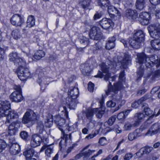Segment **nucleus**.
<instances>
[{
  "instance_id": "1",
  "label": "nucleus",
  "mask_w": 160,
  "mask_h": 160,
  "mask_svg": "<svg viewBox=\"0 0 160 160\" xmlns=\"http://www.w3.org/2000/svg\"><path fill=\"white\" fill-rule=\"evenodd\" d=\"M118 62L114 61L111 62L109 60L107 63H102L100 65L102 72L99 71L97 75L95 76V77L101 78L104 77V80L106 81H109V84L108 89L106 91V93L107 95L117 93L118 91L122 87V85L121 82L115 83L114 87L112 86L110 81H114L115 80V77H110V73H109V70L112 68H116L117 64L120 62L124 68H126L131 63V57L128 54H125L122 58L121 57H118Z\"/></svg>"
},
{
  "instance_id": "2",
  "label": "nucleus",
  "mask_w": 160,
  "mask_h": 160,
  "mask_svg": "<svg viewBox=\"0 0 160 160\" xmlns=\"http://www.w3.org/2000/svg\"><path fill=\"white\" fill-rule=\"evenodd\" d=\"M136 62L140 64L144 63L146 67L148 68L152 66L154 64H157V66H158L160 63V60L158 59L157 56L152 55L148 57L143 52L137 54Z\"/></svg>"
},
{
  "instance_id": "3",
  "label": "nucleus",
  "mask_w": 160,
  "mask_h": 160,
  "mask_svg": "<svg viewBox=\"0 0 160 160\" xmlns=\"http://www.w3.org/2000/svg\"><path fill=\"white\" fill-rule=\"evenodd\" d=\"M19 60L20 66L15 72L17 74L19 79L24 81L28 78L31 77V73L28 68L26 66L24 60L20 58Z\"/></svg>"
},
{
  "instance_id": "4",
  "label": "nucleus",
  "mask_w": 160,
  "mask_h": 160,
  "mask_svg": "<svg viewBox=\"0 0 160 160\" xmlns=\"http://www.w3.org/2000/svg\"><path fill=\"white\" fill-rule=\"evenodd\" d=\"M37 114L33 110L28 109L22 117V122L23 123H30L32 125L37 120Z\"/></svg>"
},
{
  "instance_id": "5",
  "label": "nucleus",
  "mask_w": 160,
  "mask_h": 160,
  "mask_svg": "<svg viewBox=\"0 0 160 160\" xmlns=\"http://www.w3.org/2000/svg\"><path fill=\"white\" fill-rule=\"evenodd\" d=\"M10 103L6 101L2 104L0 103V116H6L7 120L5 123L9 127L10 126L9 123L10 118L9 115L10 114ZM9 127H8V128Z\"/></svg>"
},
{
  "instance_id": "6",
  "label": "nucleus",
  "mask_w": 160,
  "mask_h": 160,
  "mask_svg": "<svg viewBox=\"0 0 160 160\" xmlns=\"http://www.w3.org/2000/svg\"><path fill=\"white\" fill-rule=\"evenodd\" d=\"M13 88L15 90L11 94V100L12 102H19L23 99L21 92V88L19 85H14Z\"/></svg>"
},
{
  "instance_id": "7",
  "label": "nucleus",
  "mask_w": 160,
  "mask_h": 160,
  "mask_svg": "<svg viewBox=\"0 0 160 160\" xmlns=\"http://www.w3.org/2000/svg\"><path fill=\"white\" fill-rule=\"evenodd\" d=\"M47 138L46 135H40L37 134L32 135L30 145L33 148L36 147L40 145L41 141L44 142L46 141Z\"/></svg>"
},
{
  "instance_id": "8",
  "label": "nucleus",
  "mask_w": 160,
  "mask_h": 160,
  "mask_svg": "<svg viewBox=\"0 0 160 160\" xmlns=\"http://www.w3.org/2000/svg\"><path fill=\"white\" fill-rule=\"evenodd\" d=\"M89 35L91 39L96 40L101 39L102 36L100 28L95 26L93 27L91 29Z\"/></svg>"
},
{
  "instance_id": "9",
  "label": "nucleus",
  "mask_w": 160,
  "mask_h": 160,
  "mask_svg": "<svg viewBox=\"0 0 160 160\" xmlns=\"http://www.w3.org/2000/svg\"><path fill=\"white\" fill-rule=\"evenodd\" d=\"M148 30L151 36L156 39L160 38V24L157 27H154L153 26H149Z\"/></svg>"
},
{
  "instance_id": "10",
  "label": "nucleus",
  "mask_w": 160,
  "mask_h": 160,
  "mask_svg": "<svg viewBox=\"0 0 160 160\" xmlns=\"http://www.w3.org/2000/svg\"><path fill=\"white\" fill-rule=\"evenodd\" d=\"M11 23L16 27H21L24 23V20L19 15L15 14L11 18Z\"/></svg>"
},
{
  "instance_id": "11",
  "label": "nucleus",
  "mask_w": 160,
  "mask_h": 160,
  "mask_svg": "<svg viewBox=\"0 0 160 160\" xmlns=\"http://www.w3.org/2000/svg\"><path fill=\"white\" fill-rule=\"evenodd\" d=\"M100 25L105 29L112 28L114 26V23L110 19L103 18L99 22Z\"/></svg>"
},
{
  "instance_id": "12",
  "label": "nucleus",
  "mask_w": 160,
  "mask_h": 160,
  "mask_svg": "<svg viewBox=\"0 0 160 160\" xmlns=\"http://www.w3.org/2000/svg\"><path fill=\"white\" fill-rule=\"evenodd\" d=\"M160 132V124L156 123L153 124L146 133V135L152 136Z\"/></svg>"
},
{
  "instance_id": "13",
  "label": "nucleus",
  "mask_w": 160,
  "mask_h": 160,
  "mask_svg": "<svg viewBox=\"0 0 160 160\" xmlns=\"http://www.w3.org/2000/svg\"><path fill=\"white\" fill-rule=\"evenodd\" d=\"M139 18L140 20H142L141 23L143 25H146L148 24L149 20L150 19V15L149 14L145 12H142L140 14Z\"/></svg>"
},
{
  "instance_id": "14",
  "label": "nucleus",
  "mask_w": 160,
  "mask_h": 160,
  "mask_svg": "<svg viewBox=\"0 0 160 160\" xmlns=\"http://www.w3.org/2000/svg\"><path fill=\"white\" fill-rule=\"evenodd\" d=\"M54 121L59 129L61 131H63L65 126V119L63 118H62L60 116L58 115L55 117Z\"/></svg>"
},
{
  "instance_id": "15",
  "label": "nucleus",
  "mask_w": 160,
  "mask_h": 160,
  "mask_svg": "<svg viewBox=\"0 0 160 160\" xmlns=\"http://www.w3.org/2000/svg\"><path fill=\"white\" fill-rule=\"evenodd\" d=\"M45 150V154L48 157H50L51 155L53 153V147L52 145H45L41 148L40 152L43 151Z\"/></svg>"
},
{
  "instance_id": "16",
  "label": "nucleus",
  "mask_w": 160,
  "mask_h": 160,
  "mask_svg": "<svg viewBox=\"0 0 160 160\" xmlns=\"http://www.w3.org/2000/svg\"><path fill=\"white\" fill-rule=\"evenodd\" d=\"M108 11L111 17L113 16L120 17L121 14L119 11L116 8L111 5L108 7Z\"/></svg>"
},
{
  "instance_id": "17",
  "label": "nucleus",
  "mask_w": 160,
  "mask_h": 160,
  "mask_svg": "<svg viewBox=\"0 0 160 160\" xmlns=\"http://www.w3.org/2000/svg\"><path fill=\"white\" fill-rule=\"evenodd\" d=\"M78 93V88L76 87H70L68 91V95L72 97L73 99H76L77 98Z\"/></svg>"
},
{
  "instance_id": "18",
  "label": "nucleus",
  "mask_w": 160,
  "mask_h": 160,
  "mask_svg": "<svg viewBox=\"0 0 160 160\" xmlns=\"http://www.w3.org/2000/svg\"><path fill=\"white\" fill-rule=\"evenodd\" d=\"M125 16L129 19H136L138 16V14L135 10L131 9H128L126 10Z\"/></svg>"
},
{
  "instance_id": "19",
  "label": "nucleus",
  "mask_w": 160,
  "mask_h": 160,
  "mask_svg": "<svg viewBox=\"0 0 160 160\" xmlns=\"http://www.w3.org/2000/svg\"><path fill=\"white\" fill-rule=\"evenodd\" d=\"M23 154L26 157L27 160H28L31 159L32 157H36L37 153L34 151L33 148H31L25 151Z\"/></svg>"
},
{
  "instance_id": "20",
  "label": "nucleus",
  "mask_w": 160,
  "mask_h": 160,
  "mask_svg": "<svg viewBox=\"0 0 160 160\" xmlns=\"http://www.w3.org/2000/svg\"><path fill=\"white\" fill-rule=\"evenodd\" d=\"M144 117L145 116L142 113H136L134 117V126H138L139 123L144 120Z\"/></svg>"
},
{
  "instance_id": "21",
  "label": "nucleus",
  "mask_w": 160,
  "mask_h": 160,
  "mask_svg": "<svg viewBox=\"0 0 160 160\" xmlns=\"http://www.w3.org/2000/svg\"><path fill=\"white\" fill-rule=\"evenodd\" d=\"M80 68L83 74L85 75H89L91 71L90 67L88 63L82 64Z\"/></svg>"
},
{
  "instance_id": "22",
  "label": "nucleus",
  "mask_w": 160,
  "mask_h": 160,
  "mask_svg": "<svg viewBox=\"0 0 160 160\" xmlns=\"http://www.w3.org/2000/svg\"><path fill=\"white\" fill-rule=\"evenodd\" d=\"M76 99L72 98V97L69 96V95L66 98V103L68 105L70 109H74L76 106Z\"/></svg>"
},
{
  "instance_id": "23",
  "label": "nucleus",
  "mask_w": 160,
  "mask_h": 160,
  "mask_svg": "<svg viewBox=\"0 0 160 160\" xmlns=\"http://www.w3.org/2000/svg\"><path fill=\"white\" fill-rule=\"evenodd\" d=\"M20 151L19 145L15 143H13L11 145V155H15L18 154Z\"/></svg>"
},
{
  "instance_id": "24",
  "label": "nucleus",
  "mask_w": 160,
  "mask_h": 160,
  "mask_svg": "<svg viewBox=\"0 0 160 160\" xmlns=\"http://www.w3.org/2000/svg\"><path fill=\"white\" fill-rule=\"evenodd\" d=\"M146 4V0H136L135 7L137 9L142 10L145 8Z\"/></svg>"
},
{
  "instance_id": "25",
  "label": "nucleus",
  "mask_w": 160,
  "mask_h": 160,
  "mask_svg": "<svg viewBox=\"0 0 160 160\" xmlns=\"http://www.w3.org/2000/svg\"><path fill=\"white\" fill-rule=\"evenodd\" d=\"M116 40V37L113 36L109 38L106 45V48L108 50L112 49L115 46L114 42Z\"/></svg>"
},
{
  "instance_id": "26",
  "label": "nucleus",
  "mask_w": 160,
  "mask_h": 160,
  "mask_svg": "<svg viewBox=\"0 0 160 160\" xmlns=\"http://www.w3.org/2000/svg\"><path fill=\"white\" fill-rule=\"evenodd\" d=\"M44 126L42 121L38 120L37 122V130L38 131L39 134L44 133V135H47L46 132L44 130Z\"/></svg>"
},
{
  "instance_id": "27",
  "label": "nucleus",
  "mask_w": 160,
  "mask_h": 160,
  "mask_svg": "<svg viewBox=\"0 0 160 160\" xmlns=\"http://www.w3.org/2000/svg\"><path fill=\"white\" fill-rule=\"evenodd\" d=\"M139 130H136L133 132L129 133L128 136V140L130 141H132L141 136L140 134Z\"/></svg>"
},
{
  "instance_id": "28",
  "label": "nucleus",
  "mask_w": 160,
  "mask_h": 160,
  "mask_svg": "<svg viewBox=\"0 0 160 160\" xmlns=\"http://www.w3.org/2000/svg\"><path fill=\"white\" fill-rule=\"evenodd\" d=\"M145 35L143 32L141 30H138L134 34L133 38L142 42L144 40Z\"/></svg>"
},
{
  "instance_id": "29",
  "label": "nucleus",
  "mask_w": 160,
  "mask_h": 160,
  "mask_svg": "<svg viewBox=\"0 0 160 160\" xmlns=\"http://www.w3.org/2000/svg\"><path fill=\"white\" fill-rule=\"evenodd\" d=\"M98 5L103 10L106 9L111 5L109 0H98Z\"/></svg>"
},
{
  "instance_id": "30",
  "label": "nucleus",
  "mask_w": 160,
  "mask_h": 160,
  "mask_svg": "<svg viewBox=\"0 0 160 160\" xmlns=\"http://www.w3.org/2000/svg\"><path fill=\"white\" fill-rule=\"evenodd\" d=\"M142 42L136 39L133 37L132 39L129 40L130 45L133 48H138L140 47L141 43Z\"/></svg>"
},
{
  "instance_id": "31",
  "label": "nucleus",
  "mask_w": 160,
  "mask_h": 160,
  "mask_svg": "<svg viewBox=\"0 0 160 160\" xmlns=\"http://www.w3.org/2000/svg\"><path fill=\"white\" fill-rule=\"evenodd\" d=\"M53 121L52 115L48 114L44 120L45 126L47 127L50 128L52 125Z\"/></svg>"
},
{
  "instance_id": "32",
  "label": "nucleus",
  "mask_w": 160,
  "mask_h": 160,
  "mask_svg": "<svg viewBox=\"0 0 160 160\" xmlns=\"http://www.w3.org/2000/svg\"><path fill=\"white\" fill-rule=\"evenodd\" d=\"M48 78H38V82L42 87L41 88L43 89H45L46 87V85L49 84V81H48Z\"/></svg>"
},
{
  "instance_id": "33",
  "label": "nucleus",
  "mask_w": 160,
  "mask_h": 160,
  "mask_svg": "<svg viewBox=\"0 0 160 160\" xmlns=\"http://www.w3.org/2000/svg\"><path fill=\"white\" fill-rule=\"evenodd\" d=\"M96 109L88 108L86 111V116L87 118L88 119L91 120L93 117L94 114V111L96 110Z\"/></svg>"
},
{
  "instance_id": "34",
  "label": "nucleus",
  "mask_w": 160,
  "mask_h": 160,
  "mask_svg": "<svg viewBox=\"0 0 160 160\" xmlns=\"http://www.w3.org/2000/svg\"><path fill=\"white\" fill-rule=\"evenodd\" d=\"M27 23V27L28 28H31L35 25V19L33 16L31 15L28 16Z\"/></svg>"
},
{
  "instance_id": "35",
  "label": "nucleus",
  "mask_w": 160,
  "mask_h": 160,
  "mask_svg": "<svg viewBox=\"0 0 160 160\" xmlns=\"http://www.w3.org/2000/svg\"><path fill=\"white\" fill-rule=\"evenodd\" d=\"M94 109H97L94 111V114H95L97 118H101L105 113L104 108H96Z\"/></svg>"
},
{
  "instance_id": "36",
  "label": "nucleus",
  "mask_w": 160,
  "mask_h": 160,
  "mask_svg": "<svg viewBox=\"0 0 160 160\" xmlns=\"http://www.w3.org/2000/svg\"><path fill=\"white\" fill-rule=\"evenodd\" d=\"M151 44L153 49L156 50L160 49V42L153 40L151 41Z\"/></svg>"
},
{
  "instance_id": "37",
  "label": "nucleus",
  "mask_w": 160,
  "mask_h": 160,
  "mask_svg": "<svg viewBox=\"0 0 160 160\" xmlns=\"http://www.w3.org/2000/svg\"><path fill=\"white\" fill-rule=\"evenodd\" d=\"M91 1V0H81L79 4L83 8L85 9L89 6Z\"/></svg>"
},
{
  "instance_id": "38",
  "label": "nucleus",
  "mask_w": 160,
  "mask_h": 160,
  "mask_svg": "<svg viewBox=\"0 0 160 160\" xmlns=\"http://www.w3.org/2000/svg\"><path fill=\"white\" fill-rule=\"evenodd\" d=\"M131 110H129L125 111H122L118 115L117 118L119 120H123L125 119L130 112Z\"/></svg>"
},
{
  "instance_id": "39",
  "label": "nucleus",
  "mask_w": 160,
  "mask_h": 160,
  "mask_svg": "<svg viewBox=\"0 0 160 160\" xmlns=\"http://www.w3.org/2000/svg\"><path fill=\"white\" fill-rule=\"evenodd\" d=\"M89 39L88 38L83 36H81L80 38V42L83 46H88L89 44Z\"/></svg>"
},
{
  "instance_id": "40",
  "label": "nucleus",
  "mask_w": 160,
  "mask_h": 160,
  "mask_svg": "<svg viewBox=\"0 0 160 160\" xmlns=\"http://www.w3.org/2000/svg\"><path fill=\"white\" fill-rule=\"evenodd\" d=\"M45 55V53L44 51L38 50L35 53L33 57L35 59L39 60L43 57Z\"/></svg>"
},
{
  "instance_id": "41",
  "label": "nucleus",
  "mask_w": 160,
  "mask_h": 160,
  "mask_svg": "<svg viewBox=\"0 0 160 160\" xmlns=\"http://www.w3.org/2000/svg\"><path fill=\"white\" fill-rule=\"evenodd\" d=\"M16 126H17L16 122L11 124V135H14L17 132L18 128Z\"/></svg>"
},
{
  "instance_id": "42",
  "label": "nucleus",
  "mask_w": 160,
  "mask_h": 160,
  "mask_svg": "<svg viewBox=\"0 0 160 160\" xmlns=\"http://www.w3.org/2000/svg\"><path fill=\"white\" fill-rule=\"evenodd\" d=\"M12 35L13 38L15 39L20 38L21 36L20 31L17 29L13 31L12 32Z\"/></svg>"
},
{
  "instance_id": "43",
  "label": "nucleus",
  "mask_w": 160,
  "mask_h": 160,
  "mask_svg": "<svg viewBox=\"0 0 160 160\" xmlns=\"http://www.w3.org/2000/svg\"><path fill=\"white\" fill-rule=\"evenodd\" d=\"M143 107L144 108V112L146 115L148 116L152 114V111L148 107V105L147 104L144 103Z\"/></svg>"
},
{
  "instance_id": "44",
  "label": "nucleus",
  "mask_w": 160,
  "mask_h": 160,
  "mask_svg": "<svg viewBox=\"0 0 160 160\" xmlns=\"http://www.w3.org/2000/svg\"><path fill=\"white\" fill-rule=\"evenodd\" d=\"M137 127V126H134V123H131L129 122H127L125 123L124 126V128L126 131L131 130L133 127Z\"/></svg>"
},
{
  "instance_id": "45",
  "label": "nucleus",
  "mask_w": 160,
  "mask_h": 160,
  "mask_svg": "<svg viewBox=\"0 0 160 160\" xmlns=\"http://www.w3.org/2000/svg\"><path fill=\"white\" fill-rule=\"evenodd\" d=\"M90 145H88L86 147H85V148H84L82 150V151L81 152V153L77 154L75 157L74 158L75 159L78 160V159H79L81 158L83 156V152H82L84 151V150L88 149V147L90 146Z\"/></svg>"
},
{
  "instance_id": "46",
  "label": "nucleus",
  "mask_w": 160,
  "mask_h": 160,
  "mask_svg": "<svg viewBox=\"0 0 160 160\" xmlns=\"http://www.w3.org/2000/svg\"><path fill=\"white\" fill-rule=\"evenodd\" d=\"M152 148L148 147H145L141 148V150H142V152H143L144 154L148 153L152 151Z\"/></svg>"
},
{
  "instance_id": "47",
  "label": "nucleus",
  "mask_w": 160,
  "mask_h": 160,
  "mask_svg": "<svg viewBox=\"0 0 160 160\" xmlns=\"http://www.w3.org/2000/svg\"><path fill=\"white\" fill-rule=\"evenodd\" d=\"M94 150H88L87 151L85 152H83V154L84 158H87L89 157L90 155H91L92 153L95 152Z\"/></svg>"
},
{
  "instance_id": "48",
  "label": "nucleus",
  "mask_w": 160,
  "mask_h": 160,
  "mask_svg": "<svg viewBox=\"0 0 160 160\" xmlns=\"http://www.w3.org/2000/svg\"><path fill=\"white\" fill-rule=\"evenodd\" d=\"M149 98V96L148 95H146L140 98L137 101H136L137 103H138V105H139L141 104L142 102H144L146 100L148 99Z\"/></svg>"
},
{
  "instance_id": "49",
  "label": "nucleus",
  "mask_w": 160,
  "mask_h": 160,
  "mask_svg": "<svg viewBox=\"0 0 160 160\" xmlns=\"http://www.w3.org/2000/svg\"><path fill=\"white\" fill-rule=\"evenodd\" d=\"M6 146V142L3 140L0 139V152H1Z\"/></svg>"
},
{
  "instance_id": "50",
  "label": "nucleus",
  "mask_w": 160,
  "mask_h": 160,
  "mask_svg": "<svg viewBox=\"0 0 160 160\" xmlns=\"http://www.w3.org/2000/svg\"><path fill=\"white\" fill-rule=\"evenodd\" d=\"M62 133L63 137L64 138V142H66V141L70 139V140L71 139V133H70L69 134H66L63 130V131H61Z\"/></svg>"
},
{
  "instance_id": "51",
  "label": "nucleus",
  "mask_w": 160,
  "mask_h": 160,
  "mask_svg": "<svg viewBox=\"0 0 160 160\" xmlns=\"http://www.w3.org/2000/svg\"><path fill=\"white\" fill-rule=\"evenodd\" d=\"M115 120L116 118L115 116H112L109 119L108 121L105 122V123H107L109 125L111 126Z\"/></svg>"
},
{
  "instance_id": "52",
  "label": "nucleus",
  "mask_w": 160,
  "mask_h": 160,
  "mask_svg": "<svg viewBox=\"0 0 160 160\" xmlns=\"http://www.w3.org/2000/svg\"><path fill=\"white\" fill-rule=\"evenodd\" d=\"M143 68H140L139 71L138 72L137 76L138 78L137 79V81H139L141 78L142 77L143 75Z\"/></svg>"
},
{
  "instance_id": "53",
  "label": "nucleus",
  "mask_w": 160,
  "mask_h": 160,
  "mask_svg": "<svg viewBox=\"0 0 160 160\" xmlns=\"http://www.w3.org/2000/svg\"><path fill=\"white\" fill-rule=\"evenodd\" d=\"M107 140L105 137H102L100 138L98 142L102 145H104L106 144Z\"/></svg>"
},
{
  "instance_id": "54",
  "label": "nucleus",
  "mask_w": 160,
  "mask_h": 160,
  "mask_svg": "<svg viewBox=\"0 0 160 160\" xmlns=\"http://www.w3.org/2000/svg\"><path fill=\"white\" fill-rule=\"evenodd\" d=\"M18 117V115L16 112L14 110L11 111V119H17Z\"/></svg>"
},
{
  "instance_id": "55",
  "label": "nucleus",
  "mask_w": 160,
  "mask_h": 160,
  "mask_svg": "<svg viewBox=\"0 0 160 160\" xmlns=\"http://www.w3.org/2000/svg\"><path fill=\"white\" fill-rule=\"evenodd\" d=\"M147 123H145L144 124H142L140 128H139L137 130H140V134L144 130L147 129L148 128Z\"/></svg>"
},
{
  "instance_id": "56",
  "label": "nucleus",
  "mask_w": 160,
  "mask_h": 160,
  "mask_svg": "<svg viewBox=\"0 0 160 160\" xmlns=\"http://www.w3.org/2000/svg\"><path fill=\"white\" fill-rule=\"evenodd\" d=\"M144 154L142 150H141V148L140 149L139 151L137 152L134 155H136L135 157L136 158H139L142 156Z\"/></svg>"
},
{
  "instance_id": "57",
  "label": "nucleus",
  "mask_w": 160,
  "mask_h": 160,
  "mask_svg": "<svg viewBox=\"0 0 160 160\" xmlns=\"http://www.w3.org/2000/svg\"><path fill=\"white\" fill-rule=\"evenodd\" d=\"M133 157V154L131 153H126L124 157V159L125 160H129Z\"/></svg>"
},
{
  "instance_id": "58",
  "label": "nucleus",
  "mask_w": 160,
  "mask_h": 160,
  "mask_svg": "<svg viewBox=\"0 0 160 160\" xmlns=\"http://www.w3.org/2000/svg\"><path fill=\"white\" fill-rule=\"evenodd\" d=\"M20 136L23 139H26L28 137V133L25 131H22L20 133Z\"/></svg>"
},
{
  "instance_id": "59",
  "label": "nucleus",
  "mask_w": 160,
  "mask_h": 160,
  "mask_svg": "<svg viewBox=\"0 0 160 160\" xmlns=\"http://www.w3.org/2000/svg\"><path fill=\"white\" fill-rule=\"evenodd\" d=\"M94 84L91 82H89L88 84V89L89 91L92 92L94 89Z\"/></svg>"
},
{
  "instance_id": "60",
  "label": "nucleus",
  "mask_w": 160,
  "mask_h": 160,
  "mask_svg": "<svg viewBox=\"0 0 160 160\" xmlns=\"http://www.w3.org/2000/svg\"><path fill=\"white\" fill-rule=\"evenodd\" d=\"M115 105V103L112 101H109L107 103V106L109 107H113Z\"/></svg>"
},
{
  "instance_id": "61",
  "label": "nucleus",
  "mask_w": 160,
  "mask_h": 160,
  "mask_svg": "<svg viewBox=\"0 0 160 160\" xmlns=\"http://www.w3.org/2000/svg\"><path fill=\"white\" fill-rule=\"evenodd\" d=\"M98 133V131H97V132H95L94 133L91 134H90L88 136H87L86 138H88V139H90L95 137Z\"/></svg>"
},
{
  "instance_id": "62",
  "label": "nucleus",
  "mask_w": 160,
  "mask_h": 160,
  "mask_svg": "<svg viewBox=\"0 0 160 160\" xmlns=\"http://www.w3.org/2000/svg\"><path fill=\"white\" fill-rule=\"evenodd\" d=\"M62 108L63 109V110L62 111V115H64L66 118H68V113L66 110V108L65 107H63Z\"/></svg>"
},
{
  "instance_id": "63",
  "label": "nucleus",
  "mask_w": 160,
  "mask_h": 160,
  "mask_svg": "<svg viewBox=\"0 0 160 160\" xmlns=\"http://www.w3.org/2000/svg\"><path fill=\"white\" fill-rule=\"evenodd\" d=\"M4 51L3 49L0 47V61L3 59L4 55Z\"/></svg>"
},
{
  "instance_id": "64",
  "label": "nucleus",
  "mask_w": 160,
  "mask_h": 160,
  "mask_svg": "<svg viewBox=\"0 0 160 160\" xmlns=\"http://www.w3.org/2000/svg\"><path fill=\"white\" fill-rule=\"evenodd\" d=\"M114 129L118 133H119L122 132L121 128L118 125L115 126Z\"/></svg>"
}]
</instances>
